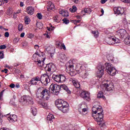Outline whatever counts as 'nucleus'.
Listing matches in <instances>:
<instances>
[{"instance_id": "obj_1", "label": "nucleus", "mask_w": 130, "mask_h": 130, "mask_svg": "<svg viewBox=\"0 0 130 130\" xmlns=\"http://www.w3.org/2000/svg\"><path fill=\"white\" fill-rule=\"evenodd\" d=\"M110 76L116 75V69L113 67V65L110 63H105L104 65H99L98 67V71L95 75L98 78H101L104 75V69Z\"/></svg>"}, {"instance_id": "obj_2", "label": "nucleus", "mask_w": 130, "mask_h": 130, "mask_svg": "<svg viewBox=\"0 0 130 130\" xmlns=\"http://www.w3.org/2000/svg\"><path fill=\"white\" fill-rule=\"evenodd\" d=\"M87 67V64L77 63L75 70L74 69V65H70L69 66V75L72 76H76L77 74H80V72L85 71Z\"/></svg>"}, {"instance_id": "obj_3", "label": "nucleus", "mask_w": 130, "mask_h": 130, "mask_svg": "<svg viewBox=\"0 0 130 130\" xmlns=\"http://www.w3.org/2000/svg\"><path fill=\"white\" fill-rule=\"evenodd\" d=\"M55 104L58 109L63 113H68L69 112L70 108L69 107V103L61 99L57 100L55 101Z\"/></svg>"}, {"instance_id": "obj_4", "label": "nucleus", "mask_w": 130, "mask_h": 130, "mask_svg": "<svg viewBox=\"0 0 130 130\" xmlns=\"http://www.w3.org/2000/svg\"><path fill=\"white\" fill-rule=\"evenodd\" d=\"M37 96L40 99H44V100H48L50 98L49 95V90L45 87H41L38 89V93Z\"/></svg>"}, {"instance_id": "obj_5", "label": "nucleus", "mask_w": 130, "mask_h": 130, "mask_svg": "<svg viewBox=\"0 0 130 130\" xmlns=\"http://www.w3.org/2000/svg\"><path fill=\"white\" fill-rule=\"evenodd\" d=\"M104 91H112L114 86L111 81H106V83L101 86Z\"/></svg>"}, {"instance_id": "obj_6", "label": "nucleus", "mask_w": 130, "mask_h": 130, "mask_svg": "<svg viewBox=\"0 0 130 130\" xmlns=\"http://www.w3.org/2000/svg\"><path fill=\"white\" fill-rule=\"evenodd\" d=\"M92 116L93 117L94 120L98 122L99 125H101L102 121H103V117H104V113L100 114H92Z\"/></svg>"}, {"instance_id": "obj_7", "label": "nucleus", "mask_w": 130, "mask_h": 130, "mask_svg": "<svg viewBox=\"0 0 130 130\" xmlns=\"http://www.w3.org/2000/svg\"><path fill=\"white\" fill-rule=\"evenodd\" d=\"M88 110H89V108H88L87 105L84 104L79 105L78 111L82 115L87 114L88 113Z\"/></svg>"}, {"instance_id": "obj_8", "label": "nucleus", "mask_w": 130, "mask_h": 130, "mask_svg": "<svg viewBox=\"0 0 130 130\" xmlns=\"http://www.w3.org/2000/svg\"><path fill=\"white\" fill-rule=\"evenodd\" d=\"M49 88L50 90H51L52 94H53V95H58V93L60 91V86L59 85L52 84Z\"/></svg>"}, {"instance_id": "obj_9", "label": "nucleus", "mask_w": 130, "mask_h": 130, "mask_svg": "<svg viewBox=\"0 0 130 130\" xmlns=\"http://www.w3.org/2000/svg\"><path fill=\"white\" fill-rule=\"evenodd\" d=\"M106 42L108 44L112 45V44H115V43H119L120 41L115 37L112 36L106 39Z\"/></svg>"}, {"instance_id": "obj_10", "label": "nucleus", "mask_w": 130, "mask_h": 130, "mask_svg": "<svg viewBox=\"0 0 130 130\" xmlns=\"http://www.w3.org/2000/svg\"><path fill=\"white\" fill-rule=\"evenodd\" d=\"M40 82H42L45 86L47 85V84L50 82V79H49V76L47 74H43L40 77Z\"/></svg>"}, {"instance_id": "obj_11", "label": "nucleus", "mask_w": 130, "mask_h": 130, "mask_svg": "<svg viewBox=\"0 0 130 130\" xmlns=\"http://www.w3.org/2000/svg\"><path fill=\"white\" fill-rule=\"evenodd\" d=\"M21 100L23 101V104L29 105L33 104V99L29 95H25L21 98Z\"/></svg>"}, {"instance_id": "obj_12", "label": "nucleus", "mask_w": 130, "mask_h": 130, "mask_svg": "<svg viewBox=\"0 0 130 130\" xmlns=\"http://www.w3.org/2000/svg\"><path fill=\"white\" fill-rule=\"evenodd\" d=\"M116 35L120 38H126L127 36H128V34L126 32L125 29H121L116 32Z\"/></svg>"}, {"instance_id": "obj_13", "label": "nucleus", "mask_w": 130, "mask_h": 130, "mask_svg": "<svg viewBox=\"0 0 130 130\" xmlns=\"http://www.w3.org/2000/svg\"><path fill=\"white\" fill-rule=\"evenodd\" d=\"M92 113L94 114H101V113H103V109H102V107L99 105L94 106L92 108Z\"/></svg>"}, {"instance_id": "obj_14", "label": "nucleus", "mask_w": 130, "mask_h": 130, "mask_svg": "<svg viewBox=\"0 0 130 130\" xmlns=\"http://www.w3.org/2000/svg\"><path fill=\"white\" fill-rule=\"evenodd\" d=\"M80 97L84 99V100H87V101H90L91 100V98H90V93L86 91H82L80 92Z\"/></svg>"}, {"instance_id": "obj_15", "label": "nucleus", "mask_w": 130, "mask_h": 130, "mask_svg": "<svg viewBox=\"0 0 130 130\" xmlns=\"http://www.w3.org/2000/svg\"><path fill=\"white\" fill-rule=\"evenodd\" d=\"M40 83V77L39 76H36L31 79L29 81V83L32 85H38Z\"/></svg>"}, {"instance_id": "obj_16", "label": "nucleus", "mask_w": 130, "mask_h": 130, "mask_svg": "<svg viewBox=\"0 0 130 130\" xmlns=\"http://www.w3.org/2000/svg\"><path fill=\"white\" fill-rule=\"evenodd\" d=\"M45 68H46L47 72H51L52 73L55 72V66L52 63L47 64Z\"/></svg>"}, {"instance_id": "obj_17", "label": "nucleus", "mask_w": 130, "mask_h": 130, "mask_svg": "<svg viewBox=\"0 0 130 130\" xmlns=\"http://www.w3.org/2000/svg\"><path fill=\"white\" fill-rule=\"evenodd\" d=\"M114 12L115 14H117V15H122L124 13V9L122 7H115L114 8Z\"/></svg>"}, {"instance_id": "obj_18", "label": "nucleus", "mask_w": 130, "mask_h": 130, "mask_svg": "<svg viewBox=\"0 0 130 130\" xmlns=\"http://www.w3.org/2000/svg\"><path fill=\"white\" fill-rule=\"evenodd\" d=\"M42 58H42L40 60H35V62H36V64H37L38 67H39V68H42V67L45 68V67H44V61L45 60V58H44L43 59Z\"/></svg>"}, {"instance_id": "obj_19", "label": "nucleus", "mask_w": 130, "mask_h": 130, "mask_svg": "<svg viewBox=\"0 0 130 130\" xmlns=\"http://www.w3.org/2000/svg\"><path fill=\"white\" fill-rule=\"evenodd\" d=\"M43 58V56L40 55V54H39V53H38V52H37V51L32 56V59L34 60V61L35 60H39Z\"/></svg>"}, {"instance_id": "obj_20", "label": "nucleus", "mask_w": 130, "mask_h": 130, "mask_svg": "<svg viewBox=\"0 0 130 130\" xmlns=\"http://www.w3.org/2000/svg\"><path fill=\"white\" fill-rule=\"evenodd\" d=\"M70 81H72L73 84L74 85V87H75V88H78L81 87L80 83L79 82L78 80L76 79L75 78H72L70 79Z\"/></svg>"}, {"instance_id": "obj_21", "label": "nucleus", "mask_w": 130, "mask_h": 130, "mask_svg": "<svg viewBox=\"0 0 130 130\" xmlns=\"http://www.w3.org/2000/svg\"><path fill=\"white\" fill-rule=\"evenodd\" d=\"M8 120L10 121V122H15L17 121L18 118L17 115H11L9 117H8Z\"/></svg>"}, {"instance_id": "obj_22", "label": "nucleus", "mask_w": 130, "mask_h": 130, "mask_svg": "<svg viewBox=\"0 0 130 130\" xmlns=\"http://www.w3.org/2000/svg\"><path fill=\"white\" fill-rule=\"evenodd\" d=\"M26 13H27L28 15H33L34 14V8L32 6L28 7L26 8Z\"/></svg>"}, {"instance_id": "obj_23", "label": "nucleus", "mask_w": 130, "mask_h": 130, "mask_svg": "<svg viewBox=\"0 0 130 130\" xmlns=\"http://www.w3.org/2000/svg\"><path fill=\"white\" fill-rule=\"evenodd\" d=\"M52 78L57 83H60V75H53Z\"/></svg>"}, {"instance_id": "obj_24", "label": "nucleus", "mask_w": 130, "mask_h": 130, "mask_svg": "<svg viewBox=\"0 0 130 130\" xmlns=\"http://www.w3.org/2000/svg\"><path fill=\"white\" fill-rule=\"evenodd\" d=\"M80 73H81V76L83 79H86V78H87V77H88V76L89 75V73H88V72L86 70L80 71Z\"/></svg>"}, {"instance_id": "obj_25", "label": "nucleus", "mask_w": 130, "mask_h": 130, "mask_svg": "<svg viewBox=\"0 0 130 130\" xmlns=\"http://www.w3.org/2000/svg\"><path fill=\"white\" fill-rule=\"evenodd\" d=\"M47 119L48 121L50 122V123H51L53 121V119H54V116L51 114H49L47 115Z\"/></svg>"}, {"instance_id": "obj_26", "label": "nucleus", "mask_w": 130, "mask_h": 130, "mask_svg": "<svg viewBox=\"0 0 130 130\" xmlns=\"http://www.w3.org/2000/svg\"><path fill=\"white\" fill-rule=\"evenodd\" d=\"M60 89H63L66 92H67V93H68V94H71V93L70 90H69V88H68V86H67V85H66V84H62L60 86Z\"/></svg>"}, {"instance_id": "obj_27", "label": "nucleus", "mask_w": 130, "mask_h": 130, "mask_svg": "<svg viewBox=\"0 0 130 130\" xmlns=\"http://www.w3.org/2000/svg\"><path fill=\"white\" fill-rule=\"evenodd\" d=\"M39 104L41 105V107L43 108H45V109H47L48 108V105L45 102H39Z\"/></svg>"}, {"instance_id": "obj_28", "label": "nucleus", "mask_w": 130, "mask_h": 130, "mask_svg": "<svg viewBox=\"0 0 130 130\" xmlns=\"http://www.w3.org/2000/svg\"><path fill=\"white\" fill-rule=\"evenodd\" d=\"M98 98H102L104 100L106 99L105 96L103 95V90L99 92L98 93Z\"/></svg>"}, {"instance_id": "obj_29", "label": "nucleus", "mask_w": 130, "mask_h": 130, "mask_svg": "<svg viewBox=\"0 0 130 130\" xmlns=\"http://www.w3.org/2000/svg\"><path fill=\"white\" fill-rule=\"evenodd\" d=\"M82 13H85L86 14H88L90 15L91 13H92V10H91L89 8H85L84 10L82 11Z\"/></svg>"}, {"instance_id": "obj_30", "label": "nucleus", "mask_w": 130, "mask_h": 130, "mask_svg": "<svg viewBox=\"0 0 130 130\" xmlns=\"http://www.w3.org/2000/svg\"><path fill=\"white\" fill-rule=\"evenodd\" d=\"M47 9L49 11H50V10H53V9H54V5L53 3L49 2L47 6Z\"/></svg>"}, {"instance_id": "obj_31", "label": "nucleus", "mask_w": 130, "mask_h": 130, "mask_svg": "<svg viewBox=\"0 0 130 130\" xmlns=\"http://www.w3.org/2000/svg\"><path fill=\"white\" fill-rule=\"evenodd\" d=\"M124 43L127 45H130V37L127 36L124 40Z\"/></svg>"}, {"instance_id": "obj_32", "label": "nucleus", "mask_w": 130, "mask_h": 130, "mask_svg": "<svg viewBox=\"0 0 130 130\" xmlns=\"http://www.w3.org/2000/svg\"><path fill=\"white\" fill-rule=\"evenodd\" d=\"M67 78L64 75H60V83H63V82H66V80Z\"/></svg>"}, {"instance_id": "obj_33", "label": "nucleus", "mask_w": 130, "mask_h": 130, "mask_svg": "<svg viewBox=\"0 0 130 130\" xmlns=\"http://www.w3.org/2000/svg\"><path fill=\"white\" fill-rule=\"evenodd\" d=\"M30 110L34 116L37 114V109H36L35 107L31 108Z\"/></svg>"}, {"instance_id": "obj_34", "label": "nucleus", "mask_w": 130, "mask_h": 130, "mask_svg": "<svg viewBox=\"0 0 130 130\" xmlns=\"http://www.w3.org/2000/svg\"><path fill=\"white\" fill-rule=\"evenodd\" d=\"M24 21H25V23L26 25H28L30 24V22L31 21V20H30V18L28 17H25L24 19Z\"/></svg>"}, {"instance_id": "obj_35", "label": "nucleus", "mask_w": 130, "mask_h": 130, "mask_svg": "<svg viewBox=\"0 0 130 130\" xmlns=\"http://www.w3.org/2000/svg\"><path fill=\"white\" fill-rule=\"evenodd\" d=\"M53 21L56 23L59 22V19L58 18V16L56 15L53 17Z\"/></svg>"}, {"instance_id": "obj_36", "label": "nucleus", "mask_w": 130, "mask_h": 130, "mask_svg": "<svg viewBox=\"0 0 130 130\" xmlns=\"http://www.w3.org/2000/svg\"><path fill=\"white\" fill-rule=\"evenodd\" d=\"M70 12H72V13H75L76 11H77V7L75 6H73L72 7V8L70 9Z\"/></svg>"}, {"instance_id": "obj_37", "label": "nucleus", "mask_w": 130, "mask_h": 130, "mask_svg": "<svg viewBox=\"0 0 130 130\" xmlns=\"http://www.w3.org/2000/svg\"><path fill=\"white\" fill-rule=\"evenodd\" d=\"M62 21H63V23L64 24H66V25H68V24H69V23H70V20H69L68 19V18H64L62 19Z\"/></svg>"}, {"instance_id": "obj_38", "label": "nucleus", "mask_w": 130, "mask_h": 130, "mask_svg": "<svg viewBox=\"0 0 130 130\" xmlns=\"http://www.w3.org/2000/svg\"><path fill=\"white\" fill-rule=\"evenodd\" d=\"M92 34L94 35V37H95V38H97V37H98V36H99V33L98 32V31H92Z\"/></svg>"}, {"instance_id": "obj_39", "label": "nucleus", "mask_w": 130, "mask_h": 130, "mask_svg": "<svg viewBox=\"0 0 130 130\" xmlns=\"http://www.w3.org/2000/svg\"><path fill=\"white\" fill-rule=\"evenodd\" d=\"M20 41V38H19L18 37L17 38H14V39L13 40V42L15 44H17L18 43V42H19Z\"/></svg>"}, {"instance_id": "obj_40", "label": "nucleus", "mask_w": 130, "mask_h": 130, "mask_svg": "<svg viewBox=\"0 0 130 130\" xmlns=\"http://www.w3.org/2000/svg\"><path fill=\"white\" fill-rule=\"evenodd\" d=\"M59 57L61 59H62V60H63L64 59H66V55L64 54H61L59 55Z\"/></svg>"}, {"instance_id": "obj_41", "label": "nucleus", "mask_w": 130, "mask_h": 130, "mask_svg": "<svg viewBox=\"0 0 130 130\" xmlns=\"http://www.w3.org/2000/svg\"><path fill=\"white\" fill-rule=\"evenodd\" d=\"M47 30L48 31H53L54 30V26H52V25H50V27H47Z\"/></svg>"}, {"instance_id": "obj_42", "label": "nucleus", "mask_w": 130, "mask_h": 130, "mask_svg": "<svg viewBox=\"0 0 130 130\" xmlns=\"http://www.w3.org/2000/svg\"><path fill=\"white\" fill-rule=\"evenodd\" d=\"M5 57V55L4 54V51H2L0 52V58L1 59H3Z\"/></svg>"}, {"instance_id": "obj_43", "label": "nucleus", "mask_w": 130, "mask_h": 130, "mask_svg": "<svg viewBox=\"0 0 130 130\" xmlns=\"http://www.w3.org/2000/svg\"><path fill=\"white\" fill-rule=\"evenodd\" d=\"M37 17L38 19H39V20H41V19H42V15L41 14V13H38L37 14Z\"/></svg>"}, {"instance_id": "obj_44", "label": "nucleus", "mask_w": 130, "mask_h": 130, "mask_svg": "<svg viewBox=\"0 0 130 130\" xmlns=\"http://www.w3.org/2000/svg\"><path fill=\"white\" fill-rule=\"evenodd\" d=\"M63 17H64L65 18H67V17H69V12L67 11H64V13L63 14Z\"/></svg>"}, {"instance_id": "obj_45", "label": "nucleus", "mask_w": 130, "mask_h": 130, "mask_svg": "<svg viewBox=\"0 0 130 130\" xmlns=\"http://www.w3.org/2000/svg\"><path fill=\"white\" fill-rule=\"evenodd\" d=\"M18 30L19 31H22V30H23V24H20L18 25Z\"/></svg>"}, {"instance_id": "obj_46", "label": "nucleus", "mask_w": 130, "mask_h": 130, "mask_svg": "<svg viewBox=\"0 0 130 130\" xmlns=\"http://www.w3.org/2000/svg\"><path fill=\"white\" fill-rule=\"evenodd\" d=\"M44 35H45L46 38H47L48 39H50V37L51 36L50 35V34H48V32H47V34H44Z\"/></svg>"}, {"instance_id": "obj_47", "label": "nucleus", "mask_w": 130, "mask_h": 130, "mask_svg": "<svg viewBox=\"0 0 130 130\" xmlns=\"http://www.w3.org/2000/svg\"><path fill=\"white\" fill-rule=\"evenodd\" d=\"M102 124V127H103L104 128H106V126H107V123H106V122L105 123H102L101 124V125Z\"/></svg>"}, {"instance_id": "obj_48", "label": "nucleus", "mask_w": 130, "mask_h": 130, "mask_svg": "<svg viewBox=\"0 0 130 130\" xmlns=\"http://www.w3.org/2000/svg\"><path fill=\"white\" fill-rule=\"evenodd\" d=\"M114 57H113V56L111 55L110 56L109 58V60H111V61H114Z\"/></svg>"}, {"instance_id": "obj_49", "label": "nucleus", "mask_w": 130, "mask_h": 130, "mask_svg": "<svg viewBox=\"0 0 130 130\" xmlns=\"http://www.w3.org/2000/svg\"><path fill=\"white\" fill-rule=\"evenodd\" d=\"M7 48V46L6 45H3L0 46V49H6Z\"/></svg>"}, {"instance_id": "obj_50", "label": "nucleus", "mask_w": 130, "mask_h": 130, "mask_svg": "<svg viewBox=\"0 0 130 130\" xmlns=\"http://www.w3.org/2000/svg\"><path fill=\"white\" fill-rule=\"evenodd\" d=\"M122 22L125 25H127V24H128V23L127 22V20H126V19L125 18H124L123 19Z\"/></svg>"}, {"instance_id": "obj_51", "label": "nucleus", "mask_w": 130, "mask_h": 130, "mask_svg": "<svg viewBox=\"0 0 130 130\" xmlns=\"http://www.w3.org/2000/svg\"><path fill=\"white\" fill-rule=\"evenodd\" d=\"M9 87H10V88H12V89H14V88H15V84H14V83H12V84H11L9 85Z\"/></svg>"}, {"instance_id": "obj_52", "label": "nucleus", "mask_w": 130, "mask_h": 130, "mask_svg": "<svg viewBox=\"0 0 130 130\" xmlns=\"http://www.w3.org/2000/svg\"><path fill=\"white\" fill-rule=\"evenodd\" d=\"M9 36H10V34L9 33V32H6L5 33V37H9Z\"/></svg>"}, {"instance_id": "obj_53", "label": "nucleus", "mask_w": 130, "mask_h": 130, "mask_svg": "<svg viewBox=\"0 0 130 130\" xmlns=\"http://www.w3.org/2000/svg\"><path fill=\"white\" fill-rule=\"evenodd\" d=\"M64 11L63 10H59V13L60 14V15H62V16L63 15V14L64 13Z\"/></svg>"}, {"instance_id": "obj_54", "label": "nucleus", "mask_w": 130, "mask_h": 130, "mask_svg": "<svg viewBox=\"0 0 130 130\" xmlns=\"http://www.w3.org/2000/svg\"><path fill=\"white\" fill-rule=\"evenodd\" d=\"M56 44L58 46H61V44H62V43L60 42H57Z\"/></svg>"}, {"instance_id": "obj_55", "label": "nucleus", "mask_w": 130, "mask_h": 130, "mask_svg": "<svg viewBox=\"0 0 130 130\" xmlns=\"http://www.w3.org/2000/svg\"><path fill=\"white\" fill-rule=\"evenodd\" d=\"M121 2H123V3H128V4L130 3V0H121Z\"/></svg>"}, {"instance_id": "obj_56", "label": "nucleus", "mask_w": 130, "mask_h": 130, "mask_svg": "<svg viewBox=\"0 0 130 130\" xmlns=\"http://www.w3.org/2000/svg\"><path fill=\"white\" fill-rule=\"evenodd\" d=\"M4 95V93L3 91L0 94V100H3V96Z\"/></svg>"}, {"instance_id": "obj_57", "label": "nucleus", "mask_w": 130, "mask_h": 130, "mask_svg": "<svg viewBox=\"0 0 130 130\" xmlns=\"http://www.w3.org/2000/svg\"><path fill=\"white\" fill-rule=\"evenodd\" d=\"M61 47H62L64 50H66V46L64 45V44H61Z\"/></svg>"}, {"instance_id": "obj_58", "label": "nucleus", "mask_w": 130, "mask_h": 130, "mask_svg": "<svg viewBox=\"0 0 130 130\" xmlns=\"http://www.w3.org/2000/svg\"><path fill=\"white\" fill-rule=\"evenodd\" d=\"M2 72L3 73H5V74H7L8 73V69H5L4 70H2Z\"/></svg>"}, {"instance_id": "obj_59", "label": "nucleus", "mask_w": 130, "mask_h": 130, "mask_svg": "<svg viewBox=\"0 0 130 130\" xmlns=\"http://www.w3.org/2000/svg\"><path fill=\"white\" fill-rule=\"evenodd\" d=\"M24 36H25V32H22L20 34V37H21V38H24Z\"/></svg>"}, {"instance_id": "obj_60", "label": "nucleus", "mask_w": 130, "mask_h": 130, "mask_svg": "<svg viewBox=\"0 0 130 130\" xmlns=\"http://www.w3.org/2000/svg\"><path fill=\"white\" fill-rule=\"evenodd\" d=\"M33 37H34V35H33L32 34H29L28 35V38H33Z\"/></svg>"}, {"instance_id": "obj_61", "label": "nucleus", "mask_w": 130, "mask_h": 130, "mask_svg": "<svg viewBox=\"0 0 130 130\" xmlns=\"http://www.w3.org/2000/svg\"><path fill=\"white\" fill-rule=\"evenodd\" d=\"M106 2H107V0H101V4H105V3H106Z\"/></svg>"}, {"instance_id": "obj_62", "label": "nucleus", "mask_w": 130, "mask_h": 130, "mask_svg": "<svg viewBox=\"0 0 130 130\" xmlns=\"http://www.w3.org/2000/svg\"><path fill=\"white\" fill-rule=\"evenodd\" d=\"M35 49H37V50L39 49V46H38V45H35Z\"/></svg>"}, {"instance_id": "obj_63", "label": "nucleus", "mask_w": 130, "mask_h": 130, "mask_svg": "<svg viewBox=\"0 0 130 130\" xmlns=\"http://www.w3.org/2000/svg\"><path fill=\"white\" fill-rule=\"evenodd\" d=\"M15 87H16L17 89H18V88H20V85H19V84H16Z\"/></svg>"}, {"instance_id": "obj_64", "label": "nucleus", "mask_w": 130, "mask_h": 130, "mask_svg": "<svg viewBox=\"0 0 130 130\" xmlns=\"http://www.w3.org/2000/svg\"><path fill=\"white\" fill-rule=\"evenodd\" d=\"M0 130H9L8 128H1Z\"/></svg>"}]
</instances>
